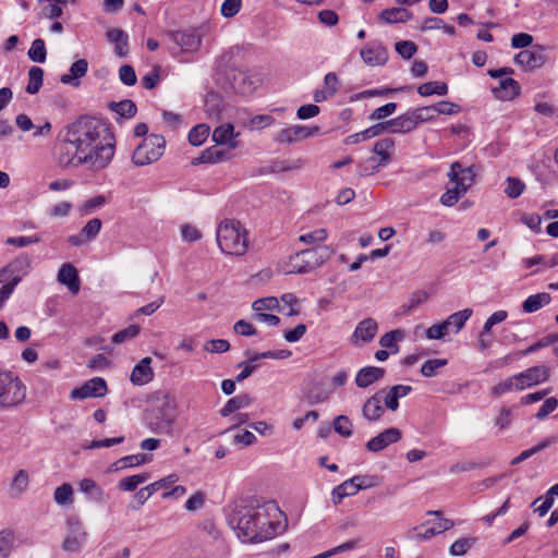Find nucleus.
Wrapping results in <instances>:
<instances>
[{
    "instance_id": "nucleus-4",
    "label": "nucleus",
    "mask_w": 558,
    "mask_h": 558,
    "mask_svg": "<svg viewBox=\"0 0 558 558\" xmlns=\"http://www.w3.org/2000/svg\"><path fill=\"white\" fill-rule=\"evenodd\" d=\"M333 255L330 246H314L302 250L290 257L289 270L291 274H307L322 266Z\"/></svg>"
},
{
    "instance_id": "nucleus-63",
    "label": "nucleus",
    "mask_w": 558,
    "mask_h": 558,
    "mask_svg": "<svg viewBox=\"0 0 558 558\" xmlns=\"http://www.w3.org/2000/svg\"><path fill=\"white\" fill-rule=\"evenodd\" d=\"M433 112L434 111H433L432 106L421 107V108L411 110V114L413 117V120H414L416 126L423 122L432 120L434 118Z\"/></svg>"
},
{
    "instance_id": "nucleus-3",
    "label": "nucleus",
    "mask_w": 558,
    "mask_h": 558,
    "mask_svg": "<svg viewBox=\"0 0 558 558\" xmlns=\"http://www.w3.org/2000/svg\"><path fill=\"white\" fill-rule=\"evenodd\" d=\"M217 243L223 253L243 256L248 247L246 229L238 220H225L218 227Z\"/></svg>"
},
{
    "instance_id": "nucleus-28",
    "label": "nucleus",
    "mask_w": 558,
    "mask_h": 558,
    "mask_svg": "<svg viewBox=\"0 0 558 558\" xmlns=\"http://www.w3.org/2000/svg\"><path fill=\"white\" fill-rule=\"evenodd\" d=\"M388 124L391 133L407 134L416 129L411 111L389 120Z\"/></svg>"
},
{
    "instance_id": "nucleus-53",
    "label": "nucleus",
    "mask_w": 558,
    "mask_h": 558,
    "mask_svg": "<svg viewBox=\"0 0 558 558\" xmlns=\"http://www.w3.org/2000/svg\"><path fill=\"white\" fill-rule=\"evenodd\" d=\"M275 119L269 114H257L251 118L247 122H243V125L251 130H260L272 124Z\"/></svg>"
},
{
    "instance_id": "nucleus-49",
    "label": "nucleus",
    "mask_w": 558,
    "mask_h": 558,
    "mask_svg": "<svg viewBox=\"0 0 558 558\" xmlns=\"http://www.w3.org/2000/svg\"><path fill=\"white\" fill-rule=\"evenodd\" d=\"M506 182H507V186L505 189V194L509 198H512V199L518 198L524 191L525 184L523 183V181H521L518 178L508 177Z\"/></svg>"
},
{
    "instance_id": "nucleus-47",
    "label": "nucleus",
    "mask_w": 558,
    "mask_h": 558,
    "mask_svg": "<svg viewBox=\"0 0 558 558\" xmlns=\"http://www.w3.org/2000/svg\"><path fill=\"white\" fill-rule=\"evenodd\" d=\"M333 429L342 437H351L353 434V425L347 415H338L333 421Z\"/></svg>"
},
{
    "instance_id": "nucleus-20",
    "label": "nucleus",
    "mask_w": 558,
    "mask_h": 558,
    "mask_svg": "<svg viewBox=\"0 0 558 558\" xmlns=\"http://www.w3.org/2000/svg\"><path fill=\"white\" fill-rule=\"evenodd\" d=\"M58 281L65 286L72 294L80 291V278L76 268L70 264H63L58 271Z\"/></svg>"
},
{
    "instance_id": "nucleus-24",
    "label": "nucleus",
    "mask_w": 558,
    "mask_h": 558,
    "mask_svg": "<svg viewBox=\"0 0 558 558\" xmlns=\"http://www.w3.org/2000/svg\"><path fill=\"white\" fill-rule=\"evenodd\" d=\"M546 61L545 56L541 51L522 50L514 57V62L529 69L542 66Z\"/></svg>"
},
{
    "instance_id": "nucleus-13",
    "label": "nucleus",
    "mask_w": 558,
    "mask_h": 558,
    "mask_svg": "<svg viewBox=\"0 0 558 558\" xmlns=\"http://www.w3.org/2000/svg\"><path fill=\"white\" fill-rule=\"evenodd\" d=\"M362 60L369 66H381L388 61L387 48L378 41H371L361 49Z\"/></svg>"
},
{
    "instance_id": "nucleus-64",
    "label": "nucleus",
    "mask_w": 558,
    "mask_h": 558,
    "mask_svg": "<svg viewBox=\"0 0 558 558\" xmlns=\"http://www.w3.org/2000/svg\"><path fill=\"white\" fill-rule=\"evenodd\" d=\"M120 81L126 86H133L136 81V73L132 65L124 64L119 70Z\"/></svg>"
},
{
    "instance_id": "nucleus-27",
    "label": "nucleus",
    "mask_w": 558,
    "mask_h": 558,
    "mask_svg": "<svg viewBox=\"0 0 558 558\" xmlns=\"http://www.w3.org/2000/svg\"><path fill=\"white\" fill-rule=\"evenodd\" d=\"M252 403L253 398L248 393L238 395L229 399L219 413L221 416L227 417L238 410L248 408Z\"/></svg>"
},
{
    "instance_id": "nucleus-15",
    "label": "nucleus",
    "mask_w": 558,
    "mask_h": 558,
    "mask_svg": "<svg viewBox=\"0 0 558 558\" xmlns=\"http://www.w3.org/2000/svg\"><path fill=\"white\" fill-rule=\"evenodd\" d=\"M549 375L550 369L547 366L539 365L530 367L524 372L517 374L515 377L519 383V389L523 390L539 383L546 381L549 378Z\"/></svg>"
},
{
    "instance_id": "nucleus-45",
    "label": "nucleus",
    "mask_w": 558,
    "mask_h": 558,
    "mask_svg": "<svg viewBox=\"0 0 558 558\" xmlns=\"http://www.w3.org/2000/svg\"><path fill=\"white\" fill-rule=\"evenodd\" d=\"M27 54L33 62L44 63L47 58L45 41L40 38L35 39Z\"/></svg>"
},
{
    "instance_id": "nucleus-31",
    "label": "nucleus",
    "mask_w": 558,
    "mask_h": 558,
    "mask_svg": "<svg viewBox=\"0 0 558 558\" xmlns=\"http://www.w3.org/2000/svg\"><path fill=\"white\" fill-rule=\"evenodd\" d=\"M150 460H151V457H149L148 454L138 453V454L126 456V457H123V458L117 460L116 462H113L110 465L109 471L118 472V471H121L126 468L145 464V463L149 462Z\"/></svg>"
},
{
    "instance_id": "nucleus-14",
    "label": "nucleus",
    "mask_w": 558,
    "mask_h": 558,
    "mask_svg": "<svg viewBox=\"0 0 558 558\" xmlns=\"http://www.w3.org/2000/svg\"><path fill=\"white\" fill-rule=\"evenodd\" d=\"M318 131V126L308 128L304 125H293L279 131L276 135V141L282 144H292L314 136Z\"/></svg>"
},
{
    "instance_id": "nucleus-23",
    "label": "nucleus",
    "mask_w": 558,
    "mask_h": 558,
    "mask_svg": "<svg viewBox=\"0 0 558 558\" xmlns=\"http://www.w3.org/2000/svg\"><path fill=\"white\" fill-rule=\"evenodd\" d=\"M385 375V369L381 367L366 366L361 368L355 377V384L360 388H366L372 384L380 380Z\"/></svg>"
},
{
    "instance_id": "nucleus-41",
    "label": "nucleus",
    "mask_w": 558,
    "mask_h": 558,
    "mask_svg": "<svg viewBox=\"0 0 558 558\" xmlns=\"http://www.w3.org/2000/svg\"><path fill=\"white\" fill-rule=\"evenodd\" d=\"M327 236H328L327 230L324 228H320V229H316L314 231L301 234L299 236V240L302 243H304L306 245H312V247H314V246H322L320 243H323L327 239Z\"/></svg>"
},
{
    "instance_id": "nucleus-26",
    "label": "nucleus",
    "mask_w": 558,
    "mask_h": 558,
    "mask_svg": "<svg viewBox=\"0 0 558 558\" xmlns=\"http://www.w3.org/2000/svg\"><path fill=\"white\" fill-rule=\"evenodd\" d=\"M88 62L85 59L76 60L70 68L69 74H63L60 77L61 83L71 84L73 86H78V80L87 73Z\"/></svg>"
},
{
    "instance_id": "nucleus-32",
    "label": "nucleus",
    "mask_w": 558,
    "mask_h": 558,
    "mask_svg": "<svg viewBox=\"0 0 558 558\" xmlns=\"http://www.w3.org/2000/svg\"><path fill=\"white\" fill-rule=\"evenodd\" d=\"M550 301L551 296L547 292L532 294L522 303V310L525 313H534L548 305Z\"/></svg>"
},
{
    "instance_id": "nucleus-11",
    "label": "nucleus",
    "mask_w": 558,
    "mask_h": 558,
    "mask_svg": "<svg viewBox=\"0 0 558 558\" xmlns=\"http://www.w3.org/2000/svg\"><path fill=\"white\" fill-rule=\"evenodd\" d=\"M204 35L203 28H187L183 31L168 32L167 36L178 46L183 52H195L202 44Z\"/></svg>"
},
{
    "instance_id": "nucleus-6",
    "label": "nucleus",
    "mask_w": 558,
    "mask_h": 558,
    "mask_svg": "<svg viewBox=\"0 0 558 558\" xmlns=\"http://www.w3.org/2000/svg\"><path fill=\"white\" fill-rule=\"evenodd\" d=\"M165 137L150 134L133 151L132 161L136 166H146L157 161L163 154Z\"/></svg>"
},
{
    "instance_id": "nucleus-5",
    "label": "nucleus",
    "mask_w": 558,
    "mask_h": 558,
    "mask_svg": "<svg viewBox=\"0 0 558 558\" xmlns=\"http://www.w3.org/2000/svg\"><path fill=\"white\" fill-rule=\"evenodd\" d=\"M26 398V386L9 372H0V408L20 405Z\"/></svg>"
},
{
    "instance_id": "nucleus-51",
    "label": "nucleus",
    "mask_w": 558,
    "mask_h": 558,
    "mask_svg": "<svg viewBox=\"0 0 558 558\" xmlns=\"http://www.w3.org/2000/svg\"><path fill=\"white\" fill-rule=\"evenodd\" d=\"M140 331L141 329L137 325H131L128 328L116 332L111 340L113 343L120 344L128 340L134 339L140 333Z\"/></svg>"
},
{
    "instance_id": "nucleus-33",
    "label": "nucleus",
    "mask_w": 558,
    "mask_h": 558,
    "mask_svg": "<svg viewBox=\"0 0 558 558\" xmlns=\"http://www.w3.org/2000/svg\"><path fill=\"white\" fill-rule=\"evenodd\" d=\"M257 82L258 80H254L245 72H238L232 78L233 88L241 94L252 93L255 89Z\"/></svg>"
},
{
    "instance_id": "nucleus-2",
    "label": "nucleus",
    "mask_w": 558,
    "mask_h": 558,
    "mask_svg": "<svg viewBox=\"0 0 558 558\" xmlns=\"http://www.w3.org/2000/svg\"><path fill=\"white\" fill-rule=\"evenodd\" d=\"M229 523L245 543L271 539L287 527L286 517L275 501L241 500L234 505Z\"/></svg>"
},
{
    "instance_id": "nucleus-54",
    "label": "nucleus",
    "mask_w": 558,
    "mask_h": 558,
    "mask_svg": "<svg viewBox=\"0 0 558 558\" xmlns=\"http://www.w3.org/2000/svg\"><path fill=\"white\" fill-rule=\"evenodd\" d=\"M278 306H279V302H278L277 298H275V296L258 299V300L254 301L252 304V308H253L254 313L264 312V311H272V310L278 308Z\"/></svg>"
},
{
    "instance_id": "nucleus-25",
    "label": "nucleus",
    "mask_w": 558,
    "mask_h": 558,
    "mask_svg": "<svg viewBox=\"0 0 558 558\" xmlns=\"http://www.w3.org/2000/svg\"><path fill=\"white\" fill-rule=\"evenodd\" d=\"M384 411L381 397L378 393L369 397L362 408V414L367 421H378L383 416Z\"/></svg>"
},
{
    "instance_id": "nucleus-36",
    "label": "nucleus",
    "mask_w": 558,
    "mask_h": 558,
    "mask_svg": "<svg viewBox=\"0 0 558 558\" xmlns=\"http://www.w3.org/2000/svg\"><path fill=\"white\" fill-rule=\"evenodd\" d=\"M355 482L352 478L344 481L340 485L336 486L332 490V501L335 505L341 504L344 497L354 496L357 494Z\"/></svg>"
},
{
    "instance_id": "nucleus-17",
    "label": "nucleus",
    "mask_w": 558,
    "mask_h": 558,
    "mask_svg": "<svg viewBox=\"0 0 558 558\" xmlns=\"http://www.w3.org/2000/svg\"><path fill=\"white\" fill-rule=\"evenodd\" d=\"M448 178L451 182L461 186L462 191H468L474 182V172L471 167H463L456 161L450 167Z\"/></svg>"
},
{
    "instance_id": "nucleus-48",
    "label": "nucleus",
    "mask_w": 558,
    "mask_h": 558,
    "mask_svg": "<svg viewBox=\"0 0 558 558\" xmlns=\"http://www.w3.org/2000/svg\"><path fill=\"white\" fill-rule=\"evenodd\" d=\"M447 364L448 361L446 359L427 360L421 367V374L427 378L433 377L441 367L446 366Z\"/></svg>"
},
{
    "instance_id": "nucleus-18",
    "label": "nucleus",
    "mask_w": 558,
    "mask_h": 558,
    "mask_svg": "<svg viewBox=\"0 0 558 558\" xmlns=\"http://www.w3.org/2000/svg\"><path fill=\"white\" fill-rule=\"evenodd\" d=\"M377 330L378 325L376 320L371 317L365 318L357 324L351 337V341L353 344H357L359 341L371 342L376 336Z\"/></svg>"
},
{
    "instance_id": "nucleus-8",
    "label": "nucleus",
    "mask_w": 558,
    "mask_h": 558,
    "mask_svg": "<svg viewBox=\"0 0 558 558\" xmlns=\"http://www.w3.org/2000/svg\"><path fill=\"white\" fill-rule=\"evenodd\" d=\"M148 427L156 434L173 436L175 427V415L170 401L166 400L158 412L150 417Z\"/></svg>"
},
{
    "instance_id": "nucleus-37",
    "label": "nucleus",
    "mask_w": 558,
    "mask_h": 558,
    "mask_svg": "<svg viewBox=\"0 0 558 558\" xmlns=\"http://www.w3.org/2000/svg\"><path fill=\"white\" fill-rule=\"evenodd\" d=\"M417 93L423 97L432 95L445 96L448 94V86L439 81L426 82L417 87Z\"/></svg>"
},
{
    "instance_id": "nucleus-50",
    "label": "nucleus",
    "mask_w": 558,
    "mask_h": 558,
    "mask_svg": "<svg viewBox=\"0 0 558 558\" xmlns=\"http://www.w3.org/2000/svg\"><path fill=\"white\" fill-rule=\"evenodd\" d=\"M462 187L458 184H454L453 187L448 189L441 196H440V203L444 206L451 207L453 206L459 198L466 193V191H462Z\"/></svg>"
},
{
    "instance_id": "nucleus-62",
    "label": "nucleus",
    "mask_w": 558,
    "mask_h": 558,
    "mask_svg": "<svg viewBox=\"0 0 558 558\" xmlns=\"http://www.w3.org/2000/svg\"><path fill=\"white\" fill-rule=\"evenodd\" d=\"M511 390H520L519 383H518L515 375L511 376V377L507 378L505 381H501L498 385L494 386L493 393L495 396H500V395L511 391Z\"/></svg>"
},
{
    "instance_id": "nucleus-60",
    "label": "nucleus",
    "mask_w": 558,
    "mask_h": 558,
    "mask_svg": "<svg viewBox=\"0 0 558 558\" xmlns=\"http://www.w3.org/2000/svg\"><path fill=\"white\" fill-rule=\"evenodd\" d=\"M380 168V165L377 163V159L375 157H369L357 165V173L361 177H366L377 172Z\"/></svg>"
},
{
    "instance_id": "nucleus-42",
    "label": "nucleus",
    "mask_w": 558,
    "mask_h": 558,
    "mask_svg": "<svg viewBox=\"0 0 558 558\" xmlns=\"http://www.w3.org/2000/svg\"><path fill=\"white\" fill-rule=\"evenodd\" d=\"M209 132L210 128L205 123L193 126L189 133L190 144L193 146H201L208 137Z\"/></svg>"
},
{
    "instance_id": "nucleus-46",
    "label": "nucleus",
    "mask_w": 558,
    "mask_h": 558,
    "mask_svg": "<svg viewBox=\"0 0 558 558\" xmlns=\"http://www.w3.org/2000/svg\"><path fill=\"white\" fill-rule=\"evenodd\" d=\"M53 499L58 505H68L73 501V488L69 483L57 487L53 493Z\"/></svg>"
},
{
    "instance_id": "nucleus-22",
    "label": "nucleus",
    "mask_w": 558,
    "mask_h": 558,
    "mask_svg": "<svg viewBox=\"0 0 558 558\" xmlns=\"http://www.w3.org/2000/svg\"><path fill=\"white\" fill-rule=\"evenodd\" d=\"M151 359L144 357L136 364L131 374V381L136 386H143L154 379V371L150 367Z\"/></svg>"
},
{
    "instance_id": "nucleus-34",
    "label": "nucleus",
    "mask_w": 558,
    "mask_h": 558,
    "mask_svg": "<svg viewBox=\"0 0 558 558\" xmlns=\"http://www.w3.org/2000/svg\"><path fill=\"white\" fill-rule=\"evenodd\" d=\"M228 158V151L223 149H218L217 147L213 146L204 151H202L201 156L195 158L193 161V165L198 163H216L223 161Z\"/></svg>"
},
{
    "instance_id": "nucleus-52",
    "label": "nucleus",
    "mask_w": 558,
    "mask_h": 558,
    "mask_svg": "<svg viewBox=\"0 0 558 558\" xmlns=\"http://www.w3.org/2000/svg\"><path fill=\"white\" fill-rule=\"evenodd\" d=\"M14 542V534L11 530L0 531V555L8 558Z\"/></svg>"
},
{
    "instance_id": "nucleus-55",
    "label": "nucleus",
    "mask_w": 558,
    "mask_h": 558,
    "mask_svg": "<svg viewBox=\"0 0 558 558\" xmlns=\"http://www.w3.org/2000/svg\"><path fill=\"white\" fill-rule=\"evenodd\" d=\"M101 226L102 222L99 218H93L83 227L82 235H84L85 240L92 241L100 232Z\"/></svg>"
},
{
    "instance_id": "nucleus-30",
    "label": "nucleus",
    "mask_w": 558,
    "mask_h": 558,
    "mask_svg": "<svg viewBox=\"0 0 558 558\" xmlns=\"http://www.w3.org/2000/svg\"><path fill=\"white\" fill-rule=\"evenodd\" d=\"M109 41L114 44V52L125 57L129 52L128 35L120 28H111L106 34Z\"/></svg>"
},
{
    "instance_id": "nucleus-61",
    "label": "nucleus",
    "mask_w": 558,
    "mask_h": 558,
    "mask_svg": "<svg viewBox=\"0 0 558 558\" xmlns=\"http://www.w3.org/2000/svg\"><path fill=\"white\" fill-rule=\"evenodd\" d=\"M432 108H433V111L436 112L437 114H447V116L456 114L461 109L458 104L450 102L447 100L438 101L437 104L432 106Z\"/></svg>"
},
{
    "instance_id": "nucleus-59",
    "label": "nucleus",
    "mask_w": 558,
    "mask_h": 558,
    "mask_svg": "<svg viewBox=\"0 0 558 558\" xmlns=\"http://www.w3.org/2000/svg\"><path fill=\"white\" fill-rule=\"evenodd\" d=\"M359 542H360L359 539H350L339 546H336L329 550H326L325 553H322V554L315 556L314 558H328L333 555L351 550L357 546Z\"/></svg>"
},
{
    "instance_id": "nucleus-7",
    "label": "nucleus",
    "mask_w": 558,
    "mask_h": 558,
    "mask_svg": "<svg viewBox=\"0 0 558 558\" xmlns=\"http://www.w3.org/2000/svg\"><path fill=\"white\" fill-rule=\"evenodd\" d=\"M427 514L436 515L437 518L434 520H427L421 525L409 530L407 533V537L409 539L427 541L453 526V522L451 520L440 518V511H428Z\"/></svg>"
},
{
    "instance_id": "nucleus-12",
    "label": "nucleus",
    "mask_w": 558,
    "mask_h": 558,
    "mask_svg": "<svg viewBox=\"0 0 558 558\" xmlns=\"http://www.w3.org/2000/svg\"><path fill=\"white\" fill-rule=\"evenodd\" d=\"M108 391L107 383L101 377H94L85 381L81 387L74 388L70 398L72 400H84L87 398H100Z\"/></svg>"
},
{
    "instance_id": "nucleus-40",
    "label": "nucleus",
    "mask_w": 558,
    "mask_h": 558,
    "mask_svg": "<svg viewBox=\"0 0 558 558\" xmlns=\"http://www.w3.org/2000/svg\"><path fill=\"white\" fill-rule=\"evenodd\" d=\"M109 108L120 117L128 119L133 118L137 112L136 105L131 99H124L119 102H111L109 104Z\"/></svg>"
},
{
    "instance_id": "nucleus-56",
    "label": "nucleus",
    "mask_w": 558,
    "mask_h": 558,
    "mask_svg": "<svg viewBox=\"0 0 558 558\" xmlns=\"http://www.w3.org/2000/svg\"><path fill=\"white\" fill-rule=\"evenodd\" d=\"M558 342V333L548 335L522 351L523 355L534 353L543 348Z\"/></svg>"
},
{
    "instance_id": "nucleus-19",
    "label": "nucleus",
    "mask_w": 558,
    "mask_h": 558,
    "mask_svg": "<svg viewBox=\"0 0 558 558\" xmlns=\"http://www.w3.org/2000/svg\"><path fill=\"white\" fill-rule=\"evenodd\" d=\"M239 134L234 132L232 123H223L214 130L213 141L218 145H227L229 149H234L239 146V142L235 140Z\"/></svg>"
},
{
    "instance_id": "nucleus-9",
    "label": "nucleus",
    "mask_w": 558,
    "mask_h": 558,
    "mask_svg": "<svg viewBox=\"0 0 558 558\" xmlns=\"http://www.w3.org/2000/svg\"><path fill=\"white\" fill-rule=\"evenodd\" d=\"M87 532L77 518L68 520V533L62 542V549L70 554L80 553L85 545Z\"/></svg>"
},
{
    "instance_id": "nucleus-1",
    "label": "nucleus",
    "mask_w": 558,
    "mask_h": 558,
    "mask_svg": "<svg viewBox=\"0 0 558 558\" xmlns=\"http://www.w3.org/2000/svg\"><path fill=\"white\" fill-rule=\"evenodd\" d=\"M114 154V137L108 124L98 118L82 116L65 126L63 140L56 147L62 167L88 165L105 169Z\"/></svg>"
},
{
    "instance_id": "nucleus-44",
    "label": "nucleus",
    "mask_w": 558,
    "mask_h": 558,
    "mask_svg": "<svg viewBox=\"0 0 558 558\" xmlns=\"http://www.w3.org/2000/svg\"><path fill=\"white\" fill-rule=\"evenodd\" d=\"M80 492L87 494L94 500H100L102 497V489L92 478H83L78 482Z\"/></svg>"
},
{
    "instance_id": "nucleus-16",
    "label": "nucleus",
    "mask_w": 558,
    "mask_h": 558,
    "mask_svg": "<svg viewBox=\"0 0 558 558\" xmlns=\"http://www.w3.org/2000/svg\"><path fill=\"white\" fill-rule=\"evenodd\" d=\"M402 437V433L397 427H390L366 442V449L371 452H379L389 445L398 442Z\"/></svg>"
},
{
    "instance_id": "nucleus-35",
    "label": "nucleus",
    "mask_w": 558,
    "mask_h": 558,
    "mask_svg": "<svg viewBox=\"0 0 558 558\" xmlns=\"http://www.w3.org/2000/svg\"><path fill=\"white\" fill-rule=\"evenodd\" d=\"M380 19L386 23H404L412 19V13L403 8H390L381 11Z\"/></svg>"
},
{
    "instance_id": "nucleus-21",
    "label": "nucleus",
    "mask_w": 558,
    "mask_h": 558,
    "mask_svg": "<svg viewBox=\"0 0 558 558\" xmlns=\"http://www.w3.org/2000/svg\"><path fill=\"white\" fill-rule=\"evenodd\" d=\"M494 96L502 101H509L518 97L521 93L519 83L511 78H504L499 82L497 87L492 89Z\"/></svg>"
},
{
    "instance_id": "nucleus-58",
    "label": "nucleus",
    "mask_w": 558,
    "mask_h": 558,
    "mask_svg": "<svg viewBox=\"0 0 558 558\" xmlns=\"http://www.w3.org/2000/svg\"><path fill=\"white\" fill-rule=\"evenodd\" d=\"M474 542V538H459L450 546V554L452 556H462L473 546Z\"/></svg>"
},
{
    "instance_id": "nucleus-39",
    "label": "nucleus",
    "mask_w": 558,
    "mask_h": 558,
    "mask_svg": "<svg viewBox=\"0 0 558 558\" xmlns=\"http://www.w3.org/2000/svg\"><path fill=\"white\" fill-rule=\"evenodd\" d=\"M148 473H140L124 477L118 482V488L122 492H134L141 484L148 481Z\"/></svg>"
},
{
    "instance_id": "nucleus-43",
    "label": "nucleus",
    "mask_w": 558,
    "mask_h": 558,
    "mask_svg": "<svg viewBox=\"0 0 558 558\" xmlns=\"http://www.w3.org/2000/svg\"><path fill=\"white\" fill-rule=\"evenodd\" d=\"M472 310L471 308H464L462 311L456 312L451 315H449L445 323L450 328L451 326L456 327V332H458L465 324V322L471 317Z\"/></svg>"
},
{
    "instance_id": "nucleus-10",
    "label": "nucleus",
    "mask_w": 558,
    "mask_h": 558,
    "mask_svg": "<svg viewBox=\"0 0 558 558\" xmlns=\"http://www.w3.org/2000/svg\"><path fill=\"white\" fill-rule=\"evenodd\" d=\"M31 269V259L27 255H20L5 267L0 269V283L9 282L16 287Z\"/></svg>"
},
{
    "instance_id": "nucleus-38",
    "label": "nucleus",
    "mask_w": 558,
    "mask_h": 558,
    "mask_svg": "<svg viewBox=\"0 0 558 558\" xmlns=\"http://www.w3.org/2000/svg\"><path fill=\"white\" fill-rule=\"evenodd\" d=\"M44 70L39 66H32L28 71V83L26 86V93L35 95L39 92L43 86Z\"/></svg>"
},
{
    "instance_id": "nucleus-57",
    "label": "nucleus",
    "mask_w": 558,
    "mask_h": 558,
    "mask_svg": "<svg viewBox=\"0 0 558 558\" xmlns=\"http://www.w3.org/2000/svg\"><path fill=\"white\" fill-rule=\"evenodd\" d=\"M396 51L403 59H411L417 51V46L411 40H401L395 45Z\"/></svg>"
},
{
    "instance_id": "nucleus-29",
    "label": "nucleus",
    "mask_w": 558,
    "mask_h": 558,
    "mask_svg": "<svg viewBox=\"0 0 558 558\" xmlns=\"http://www.w3.org/2000/svg\"><path fill=\"white\" fill-rule=\"evenodd\" d=\"M395 141L390 137L378 140L375 143L373 151L378 156L379 159L377 163L380 165V167L386 166L390 161Z\"/></svg>"
}]
</instances>
